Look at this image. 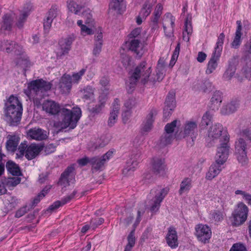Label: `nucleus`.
I'll use <instances>...</instances> for the list:
<instances>
[{
    "instance_id": "nucleus-13",
    "label": "nucleus",
    "mask_w": 251,
    "mask_h": 251,
    "mask_svg": "<svg viewBox=\"0 0 251 251\" xmlns=\"http://www.w3.org/2000/svg\"><path fill=\"white\" fill-rule=\"evenodd\" d=\"M229 149L230 144L229 142L219 144L217 147L214 163L222 166L227 160Z\"/></svg>"
},
{
    "instance_id": "nucleus-60",
    "label": "nucleus",
    "mask_w": 251,
    "mask_h": 251,
    "mask_svg": "<svg viewBox=\"0 0 251 251\" xmlns=\"http://www.w3.org/2000/svg\"><path fill=\"white\" fill-rule=\"evenodd\" d=\"M135 99L134 98H131L127 100L124 104L126 110L131 111V109L135 105Z\"/></svg>"
},
{
    "instance_id": "nucleus-58",
    "label": "nucleus",
    "mask_w": 251,
    "mask_h": 251,
    "mask_svg": "<svg viewBox=\"0 0 251 251\" xmlns=\"http://www.w3.org/2000/svg\"><path fill=\"white\" fill-rule=\"evenodd\" d=\"M166 242L169 246L173 248V227L169 228L168 234L166 237Z\"/></svg>"
},
{
    "instance_id": "nucleus-26",
    "label": "nucleus",
    "mask_w": 251,
    "mask_h": 251,
    "mask_svg": "<svg viewBox=\"0 0 251 251\" xmlns=\"http://www.w3.org/2000/svg\"><path fill=\"white\" fill-rule=\"evenodd\" d=\"M173 110V95L170 93L166 98L163 110V121L167 122L172 114Z\"/></svg>"
},
{
    "instance_id": "nucleus-10",
    "label": "nucleus",
    "mask_w": 251,
    "mask_h": 251,
    "mask_svg": "<svg viewBox=\"0 0 251 251\" xmlns=\"http://www.w3.org/2000/svg\"><path fill=\"white\" fill-rule=\"evenodd\" d=\"M115 152L114 149L109 150L102 156H94L90 158V164L92 170L95 171H101L104 168L106 163L113 157V153Z\"/></svg>"
},
{
    "instance_id": "nucleus-33",
    "label": "nucleus",
    "mask_w": 251,
    "mask_h": 251,
    "mask_svg": "<svg viewBox=\"0 0 251 251\" xmlns=\"http://www.w3.org/2000/svg\"><path fill=\"white\" fill-rule=\"evenodd\" d=\"M14 16L13 13H7L3 17L1 30L10 31L12 28Z\"/></svg>"
},
{
    "instance_id": "nucleus-42",
    "label": "nucleus",
    "mask_w": 251,
    "mask_h": 251,
    "mask_svg": "<svg viewBox=\"0 0 251 251\" xmlns=\"http://www.w3.org/2000/svg\"><path fill=\"white\" fill-rule=\"evenodd\" d=\"M199 85L200 90L205 93L209 92L213 89V86L209 80H204L201 81Z\"/></svg>"
},
{
    "instance_id": "nucleus-46",
    "label": "nucleus",
    "mask_w": 251,
    "mask_h": 251,
    "mask_svg": "<svg viewBox=\"0 0 251 251\" xmlns=\"http://www.w3.org/2000/svg\"><path fill=\"white\" fill-rule=\"evenodd\" d=\"M86 69L83 68L78 72L73 74L72 77V83L78 84L81 79L82 76L85 74Z\"/></svg>"
},
{
    "instance_id": "nucleus-8",
    "label": "nucleus",
    "mask_w": 251,
    "mask_h": 251,
    "mask_svg": "<svg viewBox=\"0 0 251 251\" xmlns=\"http://www.w3.org/2000/svg\"><path fill=\"white\" fill-rule=\"evenodd\" d=\"M52 83L42 78L33 80L27 83V88L24 90V93L27 97H33L38 95L40 91L47 92L50 90Z\"/></svg>"
},
{
    "instance_id": "nucleus-21",
    "label": "nucleus",
    "mask_w": 251,
    "mask_h": 251,
    "mask_svg": "<svg viewBox=\"0 0 251 251\" xmlns=\"http://www.w3.org/2000/svg\"><path fill=\"white\" fill-rule=\"evenodd\" d=\"M141 212L138 210L136 221L134 224V229H133L128 234L127 239V244L125 246L124 251H131L135 244V237L134 236L135 228L141 221Z\"/></svg>"
},
{
    "instance_id": "nucleus-49",
    "label": "nucleus",
    "mask_w": 251,
    "mask_h": 251,
    "mask_svg": "<svg viewBox=\"0 0 251 251\" xmlns=\"http://www.w3.org/2000/svg\"><path fill=\"white\" fill-rule=\"evenodd\" d=\"M212 104L217 108L222 102V95L221 92L216 91L214 92L211 99Z\"/></svg>"
},
{
    "instance_id": "nucleus-30",
    "label": "nucleus",
    "mask_w": 251,
    "mask_h": 251,
    "mask_svg": "<svg viewBox=\"0 0 251 251\" xmlns=\"http://www.w3.org/2000/svg\"><path fill=\"white\" fill-rule=\"evenodd\" d=\"M224 39L225 35L223 33H222L218 36L211 58H214L219 60L223 50Z\"/></svg>"
},
{
    "instance_id": "nucleus-48",
    "label": "nucleus",
    "mask_w": 251,
    "mask_h": 251,
    "mask_svg": "<svg viewBox=\"0 0 251 251\" xmlns=\"http://www.w3.org/2000/svg\"><path fill=\"white\" fill-rule=\"evenodd\" d=\"M141 27H137L133 29L128 35V39H141Z\"/></svg>"
},
{
    "instance_id": "nucleus-15",
    "label": "nucleus",
    "mask_w": 251,
    "mask_h": 251,
    "mask_svg": "<svg viewBox=\"0 0 251 251\" xmlns=\"http://www.w3.org/2000/svg\"><path fill=\"white\" fill-rule=\"evenodd\" d=\"M74 171V167L73 166L68 167L61 174L57 183L58 184L66 187L70 185V183H74L75 177Z\"/></svg>"
},
{
    "instance_id": "nucleus-45",
    "label": "nucleus",
    "mask_w": 251,
    "mask_h": 251,
    "mask_svg": "<svg viewBox=\"0 0 251 251\" xmlns=\"http://www.w3.org/2000/svg\"><path fill=\"white\" fill-rule=\"evenodd\" d=\"M236 67L234 65H229L224 74V78L226 80H229L234 75Z\"/></svg>"
},
{
    "instance_id": "nucleus-47",
    "label": "nucleus",
    "mask_w": 251,
    "mask_h": 251,
    "mask_svg": "<svg viewBox=\"0 0 251 251\" xmlns=\"http://www.w3.org/2000/svg\"><path fill=\"white\" fill-rule=\"evenodd\" d=\"M209 218L218 223L223 220L224 215L223 212L220 211H211L209 214Z\"/></svg>"
},
{
    "instance_id": "nucleus-22",
    "label": "nucleus",
    "mask_w": 251,
    "mask_h": 251,
    "mask_svg": "<svg viewBox=\"0 0 251 251\" xmlns=\"http://www.w3.org/2000/svg\"><path fill=\"white\" fill-rule=\"evenodd\" d=\"M72 87V77L69 74H65L60 78L59 88L62 94L69 93Z\"/></svg>"
},
{
    "instance_id": "nucleus-3",
    "label": "nucleus",
    "mask_w": 251,
    "mask_h": 251,
    "mask_svg": "<svg viewBox=\"0 0 251 251\" xmlns=\"http://www.w3.org/2000/svg\"><path fill=\"white\" fill-rule=\"evenodd\" d=\"M180 126L179 121L174 120V138H190L194 141L198 133V120L192 119L186 121L183 130L180 128Z\"/></svg>"
},
{
    "instance_id": "nucleus-63",
    "label": "nucleus",
    "mask_w": 251,
    "mask_h": 251,
    "mask_svg": "<svg viewBox=\"0 0 251 251\" xmlns=\"http://www.w3.org/2000/svg\"><path fill=\"white\" fill-rule=\"evenodd\" d=\"M81 34L83 36L90 35L94 34L93 30L86 25H83L81 29Z\"/></svg>"
},
{
    "instance_id": "nucleus-27",
    "label": "nucleus",
    "mask_w": 251,
    "mask_h": 251,
    "mask_svg": "<svg viewBox=\"0 0 251 251\" xmlns=\"http://www.w3.org/2000/svg\"><path fill=\"white\" fill-rule=\"evenodd\" d=\"M191 20V15H188L184 22V27L182 32V38L183 40L187 42L189 41L190 36L193 30Z\"/></svg>"
},
{
    "instance_id": "nucleus-17",
    "label": "nucleus",
    "mask_w": 251,
    "mask_h": 251,
    "mask_svg": "<svg viewBox=\"0 0 251 251\" xmlns=\"http://www.w3.org/2000/svg\"><path fill=\"white\" fill-rule=\"evenodd\" d=\"M165 133L161 137L158 147L163 148L171 144L173 140V122L167 124L165 126Z\"/></svg>"
},
{
    "instance_id": "nucleus-25",
    "label": "nucleus",
    "mask_w": 251,
    "mask_h": 251,
    "mask_svg": "<svg viewBox=\"0 0 251 251\" xmlns=\"http://www.w3.org/2000/svg\"><path fill=\"white\" fill-rule=\"evenodd\" d=\"M119 102V100L118 98H116L112 104V111L110 114L108 121V125L109 126H112L116 122L120 110Z\"/></svg>"
},
{
    "instance_id": "nucleus-53",
    "label": "nucleus",
    "mask_w": 251,
    "mask_h": 251,
    "mask_svg": "<svg viewBox=\"0 0 251 251\" xmlns=\"http://www.w3.org/2000/svg\"><path fill=\"white\" fill-rule=\"evenodd\" d=\"M212 118V114L209 112H206L202 117L201 124L202 125L208 126L211 122Z\"/></svg>"
},
{
    "instance_id": "nucleus-4",
    "label": "nucleus",
    "mask_w": 251,
    "mask_h": 251,
    "mask_svg": "<svg viewBox=\"0 0 251 251\" xmlns=\"http://www.w3.org/2000/svg\"><path fill=\"white\" fill-rule=\"evenodd\" d=\"M5 115L11 125L17 126L20 122L23 113L22 103L17 97L11 95L6 104Z\"/></svg>"
},
{
    "instance_id": "nucleus-35",
    "label": "nucleus",
    "mask_w": 251,
    "mask_h": 251,
    "mask_svg": "<svg viewBox=\"0 0 251 251\" xmlns=\"http://www.w3.org/2000/svg\"><path fill=\"white\" fill-rule=\"evenodd\" d=\"M20 141V138L16 135L10 136L6 142L7 150L11 152H15L18 150V145Z\"/></svg>"
},
{
    "instance_id": "nucleus-6",
    "label": "nucleus",
    "mask_w": 251,
    "mask_h": 251,
    "mask_svg": "<svg viewBox=\"0 0 251 251\" xmlns=\"http://www.w3.org/2000/svg\"><path fill=\"white\" fill-rule=\"evenodd\" d=\"M240 137L235 142V155L239 163L246 164L248 158L247 154V145L242 137H247L251 141V130H245L240 133Z\"/></svg>"
},
{
    "instance_id": "nucleus-11",
    "label": "nucleus",
    "mask_w": 251,
    "mask_h": 251,
    "mask_svg": "<svg viewBox=\"0 0 251 251\" xmlns=\"http://www.w3.org/2000/svg\"><path fill=\"white\" fill-rule=\"evenodd\" d=\"M194 234L199 242L206 244L209 243L211 238V229L207 225L199 224L195 227Z\"/></svg>"
},
{
    "instance_id": "nucleus-59",
    "label": "nucleus",
    "mask_w": 251,
    "mask_h": 251,
    "mask_svg": "<svg viewBox=\"0 0 251 251\" xmlns=\"http://www.w3.org/2000/svg\"><path fill=\"white\" fill-rule=\"evenodd\" d=\"M229 251H247L244 244L241 243L234 244Z\"/></svg>"
},
{
    "instance_id": "nucleus-1",
    "label": "nucleus",
    "mask_w": 251,
    "mask_h": 251,
    "mask_svg": "<svg viewBox=\"0 0 251 251\" xmlns=\"http://www.w3.org/2000/svg\"><path fill=\"white\" fill-rule=\"evenodd\" d=\"M42 107L47 113L51 115H56L60 112L61 121L59 123V126L61 129L67 127L75 128L82 116L81 110L79 107H74L72 110L66 107L61 108L58 103L51 100L45 101Z\"/></svg>"
},
{
    "instance_id": "nucleus-50",
    "label": "nucleus",
    "mask_w": 251,
    "mask_h": 251,
    "mask_svg": "<svg viewBox=\"0 0 251 251\" xmlns=\"http://www.w3.org/2000/svg\"><path fill=\"white\" fill-rule=\"evenodd\" d=\"M21 178L19 177H12L8 178L6 181V185L8 188L13 187L19 184Z\"/></svg>"
},
{
    "instance_id": "nucleus-18",
    "label": "nucleus",
    "mask_w": 251,
    "mask_h": 251,
    "mask_svg": "<svg viewBox=\"0 0 251 251\" xmlns=\"http://www.w3.org/2000/svg\"><path fill=\"white\" fill-rule=\"evenodd\" d=\"M0 49L5 50L7 53H13L15 55H20L23 51V48L13 41H4L1 43Z\"/></svg>"
},
{
    "instance_id": "nucleus-2",
    "label": "nucleus",
    "mask_w": 251,
    "mask_h": 251,
    "mask_svg": "<svg viewBox=\"0 0 251 251\" xmlns=\"http://www.w3.org/2000/svg\"><path fill=\"white\" fill-rule=\"evenodd\" d=\"M147 62L142 61L139 63L130 74L129 78V84L126 89L128 93H131L136 85L139 79L141 78V83L146 84L150 81L149 77L151 73V67L147 66Z\"/></svg>"
},
{
    "instance_id": "nucleus-34",
    "label": "nucleus",
    "mask_w": 251,
    "mask_h": 251,
    "mask_svg": "<svg viewBox=\"0 0 251 251\" xmlns=\"http://www.w3.org/2000/svg\"><path fill=\"white\" fill-rule=\"evenodd\" d=\"M237 25V29L235 32V35L233 42L231 43L232 47L234 48H237L240 45L241 42V36L242 33V23L240 21L236 22Z\"/></svg>"
},
{
    "instance_id": "nucleus-56",
    "label": "nucleus",
    "mask_w": 251,
    "mask_h": 251,
    "mask_svg": "<svg viewBox=\"0 0 251 251\" xmlns=\"http://www.w3.org/2000/svg\"><path fill=\"white\" fill-rule=\"evenodd\" d=\"M53 20L46 17L44 20V30L46 33L49 32Z\"/></svg>"
},
{
    "instance_id": "nucleus-12",
    "label": "nucleus",
    "mask_w": 251,
    "mask_h": 251,
    "mask_svg": "<svg viewBox=\"0 0 251 251\" xmlns=\"http://www.w3.org/2000/svg\"><path fill=\"white\" fill-rule=\"evenodd\" d=\"M123 46L135 54L136 57L140 58L144 54V46L141 39H128L125 41Z\"/></svg>"
},
{
    "instance_id": "nucleus-51",
    "label": "nucleus",
    "mask_w": 251,
    "mask_h": 251,
    "mask_svg": "<svg viewBox=\"0 0 251 251\" xmlns=\"http://www.w3.org/2000/svg\"><path fill=\"white\" fill-rule=\"evenodd\" d=\"M156 79H153V80H151V79H150V81H151L152 82H155V81H160L162 80V79L164 77V69L163 67H159L158 65L157 67L156 68Z\"/></svg>"
},
{
    "instance_id": "nucleus-62",
    "label": "nucleus",
    "mask_w": 251,
    "mask_h": 251,
    "mask_svg": "<svg viewBox=\"0 0 251 251\" xmlns=\"http://www.w3.org/2000/svg\"><path fill=\"white\" fill-rule=\"evenodd\" d=\"M103 107V106L99 103L92 107H90L89 110L91 113L96 114L99 113Z\"/></svg>"
},
{
    "instance_id": "nucleus-19",
    "label": "nucleus",
    "mask_w": 251,
    "mask_h": 251,
    "mask_svg": "<svg viewBox=\"0 0 251 251\" xmlns=\"http://www.w3.org/2000/svg\"><path fill=\"white\" fill-rule=\"evenodd\" d=\"M151 167L154 174L159 176H163L165 174L166 166L165 164L164 159L157 157L152 158Z\"/></svg>"
},
{
    "instance_id": "nucleus-24",
    "label": "nucleus",
    "mask_w": 251,
    "mask_h": 251,
    "mask_svg": "<svg viewBox=\"0 0 251 251\" xmlns=\"http://www.w3.org/2000/svg\"><path fill=\"white\" fill-rule=\"evenodd\" d=\"M109 8L118 14H122L126 10V5L124 0H111Z\"/></svg>"
},
{
    "instance_id": "nucleus-14",
    "label": "nucleus",
    "mask_w": 251,
    "mask_h": 251,
    "mask_svg": "<svg viewBox=\"0 0 251 251\" xmlns=\"http://www.w3.org/2000/svg\"><path fill=\"white\" fill-rule=\"evenodd\" d=\"M169 192V189L167 188H163L162 189H152L151 191L150 194H155L153 203L151 207V212L154 213L156 212L160 206V203L162 200L165 197Z\"/></svg>"
},
{
    "instance_id": "nucleus-39",
    "label": "nucleus",
    "mask_w": 251,
    "mask_h": 251,
    "mask_svg": "<svg viewBox=\"0 0 251 251\" xmlns=\"http://www.w3.org/2000/svg\"><path fill=\"white\" fill-rule=\"evenodd\" d=\"M95 88L92 86L87 85L82 90L81 93L82 94V99L87 100L94 97Z\"/></svg>"
},
{
    "instance_id": "nucleus-44",
    "label": "nucleus",
    "mask_w": 251,
    "mask_h": 251,
    "mask_svg": "<svg viewBox=\"0 0 251 251\" xmlns=\"http://www.w3.org/2000/svg\"><path fill=\"white\" fill-rule=\"evenodd\" d=\"M30 11V9L25 10L20 14L16 23V25L18 28H22L23 27L24 24L29 14Z\"/></svg>"
},
{
    "instance_id": "nucleus-57",
    "label": "nucleus",
    "mask_w": 251,
    "mask_h": 251,
    "mask_svg": "<svg viewBox=\"0 0 251 251\" xmlns=\"http://www.w3.org/2000/svg\"><path fill=\"white\" fill-rule=\"evenodd\" d=\"M100 83L101 86L104 88V89L106 92H108L109 91L108 87L109 86V78L108 77H102L100 80Z\"/></svg>"
},
{
    "instance_id": "nucleus-5",
    "label": "nucleus",
    "mask_w": 251,
    "mask_h": 251,
    "mask_svg": "<svg viewBox=\"0 0 251 251\" xmlns=\"http://www.w3.org/2000/svg\"><path fill=\"white\" fill-rule=\"evenodd\" d=\"M206 140L211 145L218 142L219 144L228 143L229 135L222 125L216 124L209 128Z\"/></svg>"
},
{
    "instance_id": "nucleus-9",
    "label": "nucleus",
    "mask_w": 251,
    "mask_h": 251,
    "mask_svg": "<svg viewBox=\"0 0 251 251\" xmlns=\"http://www.w3.org/2000/svg\"><path fill=\"white\" fill-rule=\"evenodd\" d=\"M249 211L248 207L243 202H238L230 217L231 225L236 227L243 225L247 220Z\"/></svg>"
},
{
    "instance_id": "nucleus-41",
    "label": "nucleus",
    "mask_w": 251,
    "mask_h": 251,
    "mask_svg": "<svg viewBox=\"0 0 251 251\" xmlns=\"http://www.w3.org/2000/svg\"><path fill=\"white\" fill-rule=\"evenodd\" d=\"M238 107V104L234 102H231L223 106L221 109V113L223 115H227L235 111Z\"/></svg>"
},
{
    "instance_id": "nucleus-61",
    "label": "nucleus",
    "mask_w": 251,
    "mask_h": 251,
    "mask_svg": "<svg viewBox=\"0 0 251 251\" xmlns=\"http://www.w3.org/2000/svg\"><path fill=\"white\" fill-rule=\"evenodd\" d=\"M56 150V146L53 144H50L46 145L44 148V151L46 154H49L54 152Z\"/></svg>"
},
{
    "instance_id": "nucleus-31",
    "label": "nucleus",
    "mask_w": 251,
    "mask_h": 251,
    "mask_svg": "<svg viewBox=\"0 0 251 251\" xmlns=\"http://www.w3.org/2000/svg\"><path fill=\"white\" fill-rule=\"evenodd\" d=\"M28 135L32 139L38 141H42L47 138L46 131L39 128L30 129L28 132Z\"/></svg>"
},
{
    "instance_id": "nucleus-32",
    "label": "nucleus",
    "mask_w": 251,
    "mask_h": 251,
    "mask_svg": "<svg viewBox=\"0 0 251 251\" xmlns=\"http://www.w3.org/2000/svg\"><path fill=\"white\" fill-rule=\"evenodd\" d=\"M155 2V0H146L145 1L140 11V14L144 19L150 15L152 11V6Z\"/></svg>"
},
{
    "instance_id": "nucleus-23",
    "label": "nucleus",
    "mask_w": 251,
    "mask_h": 251,
    "mask_svg": "<svg viewBox=\"0 0 251 251\" xmlns=\"http://www.w3.org/2000/svg\"><path fill=\"white\" fill-rule=\"evenodd\" d=\"M139 156L137 154L131 156L126 162V165L123 170V173L125 175H127L133 172L137 168L139 160L137 159Z\"/></svg>"
},
{
    "instance_id": "nucleus-40",
    "label": "nucleus",
    "mask_w": 251,
    "mask_h": 251,
    "mask_svg": "<svg viewBox=\"0 0 251 251\" xmlns=\"http://www.w3.org/2000/svg\"><path fill=\"white\" fill-rule=\"evenodd\" d=\"M192 187V180L190 178H185L181 182L179 192L180 194L188 192Z\"/></svg>"
},
{
    "instance_id": "nucleus-16",
    "label": "nucleus",
    "mask_w": 251,
    "mask_h": 251,
    "mask_svg": "<svg viewBox=\"0 0 251 251\" xmlns=\"http://www.w3.org/2000/svg\"><path fill=\"white\" fill-rule=\"evenodd\" d=\"M73 35H69L66 38L62 39L59 42L61 51L58 52L56 56L57 58H61L62 56L67 54L71 49V46L75 40Z\"/></svg>"
},
{
    "instance_id": "nucleus-38",
    "label": "nucleus",
    "mask_w": 251,
    "mask_h": 251,
    "mask_svg": "<svg viewBox=\"0 0 251 251\" xmlns=\"http://www.w3.org/2000/svg\"><path fill=\"white\" fill-rule=\"evenodd\" d=\"M234 194L238 199H241L251 206V194L242 189H237L235 191Z\"/></svg>"
},
{
    "instance_id": "nucleus-54",
    "label": "nucleus",
    "mask_w": 251,
    "mask_h": 251,
    "mask_svg": "<svg viewBox=\"0 0 251 251\" xmlns=\"http://www.w3.org/2000/svg\"><path fill=\"white\" fill-rule=\"evenodd\" d=\"M58 10L56 5H52L48 12L46 17L53 20L55 18L58 14Z\"/></svg>"
},
{
    "instance_id": "nucleus-7",
    "label": "nucleus",
    "mask_w": 251,
    "mask_h": 251,
    "mask_svg": "<svg viewBox=\"0 0 251 251\" xmlns=\"http://www.w3.org/2000/svg\"><path fill=\"white\" fill-rule=\"evenodd\" d=\"M43 149L41 145L35 143L28 145L26 141H24L19 146L16 155L18 158L25 156L27 160H31L35 158Z\"/></svg>"
},
{
    "instance_id": "nucleus-55",
    "label": "nucleus",
    "mask_w": 251,
    "mask_h": 251,
    "mask_svg": "<svg viewBox=\"0 0 251 251\" xmlns=\"http://www.w3.org/2000/svg\"><path fill=\"white\" fill-rule=\"evenodd\" d=\"M104 220L102 218H97L92 219L90 222V226L93 229H96L99 226L103 224Z\"/></svg>"
},
{
    "instance_id": "nucleus-37",
    "label": "nucleus",
    "mask_w": 251,
    "mask_h": 251,
    "mask_svg": "<svg viewBox=\"0 0 251 251\" xmlns=\"http://www.w3.org/2000/svg\"><path fill=\"white\" fill-rule=\"evenodd\" d=\"M67 6L70 11L76 15H79L81 9L84 7L83 4L76 3L74 0H67Z\"/></svg>"
},
{
    "instance_id": "nucleus-36",
    "label": "nucleus",
    "mask_w": 251,
    "mask_h": 251,
    "mask_svg": "<svg viewBox=\"0 0 251 251\" xmlns=\"http://www.w3.org/2000/svg\"><path fill=\"white\" fill-rule=\"evenodd\" d=\"M8 172L13 176H19L21 175V172L19 166L12 161H8L6 164Z\"/></svg>"
},
{
    "instance_id": "nucleus-64",
    "label": "nucleus",
    "mask_w": 251,
    "mask_h": 251,
    "mask_svg": "<svg viewBox=\"0 0 251 251\" xmlns=\"http://www.w3.org/2000/svg\"><path fill=\"white\" fill-rule=\"evenodd\" d=\"M243 73L247 79L251 80V67H244L243 69Z\"/></svg>"
},
{
    "instance_id": "nucleus-28",
    "label": "nucleus",
    "mask_w": 251,
    "mask_h": 251,
    "mask_svg": "<svg viewBox=\"0 0 251 251\" xmlns=\"http://www.w3.org/2000/svg\"><path fill=\"white\" fill-rule=\"evenodd\" d=\"M94 37L93 54L97 56L100 54L102 50L103 42L102 33L101 31L97 33Z\"/></svg>"
},
{
    "instance_id": "nucleus-29",
    "label": "nucleus",
    "mask_w": 251,
    "mask_h": 251,
    "mask_svg": "<svg viewBox=\"0 0 251 251\" xmlns=\"http://www.w3.org/2000/svg\"><path fill=\"white\" fill-rule=\"evenodd\" d=\"M222 170V167L220 165L213 163L209 167L205 175V179L212 180L217 176Z\"/></svg>"
},
{
    "instance_id": "nucleus-43",
    "label": "nucleus",
    "mask_w": 251,
    "mask_h": 251,
    "mask_svg": "<svg viewBox=\"0 0 251 251\" xmlns=\"http://www.w3.org/2000/svg\"><path fill=\"white\" fill-rule=\"evenodd\" d=\"M218 61L219 59L211 58L207 65V69L205 71L206 74L210 75L214 72L217 68Z\"/></svg>"
},
{
    "instance_id": "nucleus-52",
    "label": "nucleus",
    "mask_w": 251,
    "mask_h": 251,
    "mask_svg": "<svg viewBox=\"0 0 251 251\" xmlns=\"http://www.w3.org/2000/svg\"><path fill=\"white\" fill-rule=\"evenodd\" d=\"M121 62L123 66L127 69L129 66H130L131 61V57L126 54H121Z\"/></svg>"
},
{
    "instance_id": "nucleus-20",
    "label": "nucleus",
    "mask_w": 251,
    "mask_h": 251,
    "mask_svg": "<svg viewBox=\"0 0 251 251\" xmlns=\"http://www.w3.org/2000/svg\"><path fill=\"white\" fill-rule=\"evenodd\" d=\"M157 114V111L154 109H152L147 116L145 121L143 122L141 127V132L144 134L149 132L152 127L154 122V116Z\"/></svg>"
}]
</instances>
